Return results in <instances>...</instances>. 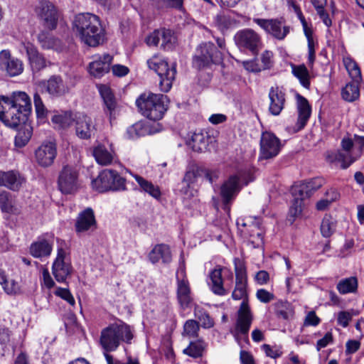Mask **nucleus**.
Instances as JSON below:
<instances>
[{"label":"nucleus","instance_id":"nucleus-59","mask_svg":"<svg viewBox=\"0 0 364 364\" xmlns=\"http://www.w3.org/2000/svg\"><path fill=\"white\" fill-rule=\"evenodd\" d=\"M142 124L136 123L132 126L128 127L127 130V134L129 139H136L142 134Z\"/></svg>","mask_w":364,"mask_h":364},{"label":"nucleus","instance_id":"nucleus-34","mask_svg":"<svg viewBox=\"0 0 364 364\" xmlns=\"http://www.w3.org/2000/svg\"><path fill=\"white\" fill-rule=\"evenodd\" d=\"M297 109H298V119L296 126L298 129H303L306 124L311 116V107L307 100L301 96H297Z\"/></svg>","mask_w":364,"mask_h":364},{"label":"nucleus","instance_id":"nucleus-48","mask_svg":"<svg viewBox=\"0 0 364 364\" xmlns=\"http://www.w3.org/2000/svg\"><path fill=\"white\" fill-rule=\"evenodd\" d=\"M195 316L201 323V326L204 328H210L213 326V319L210 318L209 314L202 308L196 307L194 311Z\"/></svg>","mask_w":364,"mask_h":364},{"label":"nucleus","instance_id":"nucleus-7","mask_svg":"<svg viewBox=\"0 0 364 364\" xmlns=\"http://www.w3.org/2000/svg\"><path fill=\"white\" fill-rule=\"evenodd\" d=\"M253 21L273 38L282 41L289 34L290 28L287 26L284 18H253Z\"/></svg>","mask_w":364,"mask_h":364},{"label":"nucleus","instance_id":"nucleus-10","mask_svg":"<svg viewBox=\"0 0 364 364\" xmlns=\"http://www.w3.org/2000/svg\"><path fill=\"white\" fill-rule=\"evenodd\" d=\"M282 144L280 139L272 132H264L260 138L259 159H269L277 156Z\"/></svg>","mask_w":364,"mask_h":364},{"label":"nucleus","instance_id":"nucleus-18","mask_svg":"<svg viewBox=\"0 0 364 364\" xmlns=\"http://www.w3.org/2000/svg\"><path fill=\"white\" fill-rule=\"evenodd\" d=\"M99 92L104 102V112L111 124L117 118L119 112V107L115 100L114 95L110 87L105 85L99 86Z\"/></svg>","mask_w":364,"mask_h":364},{"label":"nucleus","instance_id":"nucleus-28","mask_svg":"<svg viewBox=\"0 0 364 364\" xmlns=\"http://www.w3.org/2000/svg\"><path fill=\"white\" fill-rule=\"evenodd\" d=\"M213 141V138L207 132L198 131L195 132L191 139L187 141V144L194 151L197 152H203L208 150L210 143Z\"/></svg>","mask_w":364,"mask_h":364},{"label":"nucleus","instance_id":"nucleus-25","mask_svg":"<svg viewBox=\"0 0 364 364\" xmlns=\"http://www.w3.org/2000/svg\"><path fill=\"white\" fill-rule=\"evenodd\" d=\"M24 182L25 178L18 171H0V186L17 191Z\"/></svg>","mask_w":364,"mask_h":364},{"label":"nucleus","instance_id":"nucleus-60","mask_svg":"<svg viewBox=\"0 0 364 364\" xmlns=\"http://www.w3.org/2000/svg\"><path fill=\"white\" fill-rule=\"evenodd\" d=\"M303 201L301 200H297L294 198L291 206L289 209V214L291 216L296 218L299 216L303 208Z\"/></svg>","mask_w":364,"mask_h":364},{"label":"nucleus","instance_id":"nucleus-26","mask_svg":"<svg viewBox=\"0 0 364 364\" xmlns=\"http://www.w3.org/2000/svg\"><path fill=\"white\" fill-rule=\"evenodd\" d=\"M75 228L77 233L96 229L97 222L92 208H87L79 213Z\"/></svg>","mask_w":364,"mask_h":364},{"label":"nucleus","instance_id":"nucleus-57","mask_svg":"<svg viewBox=\"0 0 364 364\" xmlns=\"http://www.w3.org/2000/svg\"><path fill=\"white\" fill-rule=\"evenodd\" d=\"M33 101L37 116L38 117H43L46 115V109L40 95L38 93L34 95Z\"/></svg>","mask_w":364,"mask_h":364},{"label":"nucleus","instance_id":"nucleus-13","mask_svg":"<svg viewBox=\"0 0 364 364\" xmlns=\"http://www.w3.org/2000/svg\"><path fill=\"white\" fill-rule=\"evenodd\" d=\"M253 314L247 301H242L236 314V321L234 330L235 336H247L252 323Z\"/></svg>","mask_w":364,"mask_h":364},{"label":"nucleus","instance_id":"nucleus-4","mask_svg":"<svg viewBox=\"0 0 364 364\" xmlns=\"http://www.w3.org/2000/svg\"><path fill=\"white\" fill-rule=\"evenodd\" d=\"M151 70H154L160 77L159 86L162 92H167L172 87L175 80L176 70L175 65L169 68L167 61L158 55H154L147 60Z\"/></svg>","mask_w":364,"mask_h":364},{"label":"nucleus","instance_id":"nucleus-43","mask_svg":"<svg viewBox=\"0 0 364 364\" xmlns=\"http://www.w3.org/2000/svg\"><path fill=\"white\" fill-rule=\"evenodd\" d=\"M337 289L341 294L354 293L358 288V279L355 277H350L341 279L337 284Z\"/></svg>","mask_w":364,"mask_h":364},{"label":"nucleus","instance_id":"nucleus-53","mask_svg":"<svg viewBox=\"0 0 364 364\" xmlns=\"http://www.w3.org/2000/svg\"><path fill=\"white\" fill-rule=\"evenodd\" d=\"M276 314L279 317L287 320L293 317L294 311L289 304L282 303L277 305Z\"/></svg>","mask_w":364,"mask_h":364},{"label":"nucleus","instance_id":"nucleus-55","mask_svg":"<svg viewBox=\"0 0 364 364\" xmlns=\"http://www.w3.org/2000/svg\"><path fill=\"white\" fill-rule=\"evenodd\" d=\"M262 350L264 351L267 356L272 358H277L282 354L281 348L277 346H271L269 344H263L262 346Z\"/></svg>","mask_w":364,"mask_h":364},{"label":"nucleus","instance_id":"nucleus-50","mask_svg":"<svg viewBox=\"0 0 364 364\" xmlns=\"http://www.w3.org/2000/svg\"><path fill=\"white\" fill-rule=\"evenodd\" d=\"M111 183V187L109 188V191H124L127 189L126 179L122 177L117 171L114 170Z\"/></svg>","mask_w":364,"mask_h":364},{"label":"nucleus","instance_id":"nucleus-17","mask_svg":"<svg viewBox=\"0 0 364 364\" xmlns=\"http://www.w3.org/2000/svg\"><path fill=\"white\" fill-rule=\"evenodd\" d=\"M53 243L54 236L53 235H42L31 243L29 252L35 258L48 257L53 251Z\"/></svg>","mask_w":364,"mask_h":364},{"label":"nucleus","instance_id":"nucleus-37","mask_svg":"<svg viewBox=\"0 0 364 364\" xmlns=\"http://www.w3.org/2000/svg\"><path fill=\"white\" fill-rule=\"evenodd\" d=\"M199 168L198 167H193L191 169L186 171L183 180V184L184 186L181 188V191L188 197L194 196V190L191 188V186L196 181L198 176Z\"/></svg>","mask_w":364,"mask_h":364},{"label":"nucleus","instance_id":"nucleus-44","mask_svg":"<svg viewBox=\"0 0 364 364\" xmlns=\"http://www.w3.org/2000/svg\"><path fill=\"white\" fill-rule=\"evenodd\" d=\"M344 65L353 80L359 83L362 80L360 69L358 64L350 57L343 58Z\"/></svg>","mask_w":364,"mask_h":364},{"label":"nucleus","instance_id":"nucleus-56","mask_svg":"<svg viewBox=\"0 0 364 364\" xmlns=\"http://www.w3.org/2000/svg\"><path fill=\"white\" fill-rule=\"evenodd\" d=\"M161 41V29L154 30L145 39L149 46H157Z\"/></svg>","mask_w":364,"mask_h":364},{"label":"nucleus","instance_id":"nucleus-61","mask_svg":"<svg viewBox=\"0 0 364 364\" xmlns=\"http://www.w3.org/2000/svg\"><path fill=\"white\" fill-rule=\"evenodd\" d=\"M3 288L8 294H16L20 291L18 284L14 280H6L3 284Z\"/></svg>","mask_w":364,"mask_h":364},{"label":"nucleus","instance_id":"nucleus-24","mask_svg":"<svg viewBox=\"0 0 364 364\" xmlns=\"http://www.w3.org/2000/svg\"><path fill=\"white\" fill-rule=\"evenodd\" d=\"M55 144L51 141L43 143L36 151V161L41 166H50L56 156Z\"/></svg>","mask_w":364,"mask_h":364},{"label":"nucleus","instance_id":"nucleus-3","mask_svg":"<svg viewBox=\"0 0 364 364\" xmlns=\"http://www.w3.org/2000/svg\"><path fill=\"white\" fill-rule=\"evenodd\" d=\"M166 96L151 92L141 94L136 100L139 112L146 118L156 121L162 119L167 108Z\"/></svg>","mask_w":364,"mask_h":364},{"label":"nucleus","instance_id":"nucleus-31","mask_svg":"<svg viewBox=\"0 0 364 364\" xmlns=\"http://www.w3.org/2000/svg\"><path fill=\"white\" fill-rule=\"evenodd\" d=\"M148 257L152 264L157 263L160 259L164 263H169L172 259L170 247L166 244L156 245L149 253Z\"/></svg>","mask_w":364,"mask_h":364},{"label":"nucleus","instance_id":"nucleus-14","mask_svg":"<svg viewBox=\"0 0 364 364\" xmlns=\"http://www.w3.org/2000/svg\"><path fill=\"white\" fill-rule=\"evenodd\" d=\"M234 265L236 282L232 297L235 300L243 299V301H246L247 283L246 267L243 261L239 258L234 259Z\"/></svg>","mask_w":364,"mask_h":364},{"label":"nucleus","instance_id":"nucleus-16","mask_svg":"<svg viewBox=\"0 0 364 364\" xmlns=\"http://www.w3.org/2000/svg\"><path fill=\"white\" fill-rule=\"evenodd\" d=\"M0 70L10 77H15L23 71V62L12 56L10 50H2L0 52Z\"/></svg>","mask_w":364,"mask_h":364},{"label":"nucleus","instance_id":"nucleus-19","mask_svg":"<svg viewBox=\"0 0 364 364\" xmlns=\"http://www.w3.org/2000/svg\"><path fill=\"white\" fill-rule=\"evenodd\" d=\"M240 190V177L230 176L221 186L220 195L225 210H229L228 204L234 199Z\"/></svg>","mask_w":364,"mask_h":364},{"label":"nucleus","instance_id":"nucleus-2","mask_svg":"<svg viewBox=\"0 0 364 364\" xmlns=\"http://www.w3.org/2000/svg\"><path fill=\"white\" fill-rule=\"evenodd\" d=\"M132 338L129 326L121 321L112 323L102 329L100 343L105 351L111 352L117 350L122 342L130 343Z\"/></svg>","mask_w":364,"mask_h":364},{"label":"nucleus","instance_id":"nucleus-38","mask_svg":"<svg viewBox=\"0 0 364 364\" xmlns=\"http://www.w3.org/2000/svg\"><path fill=\"white\" fill-rule=\"evenodd\" d=\"M291 68L294 76L299 80L304 87L309 89L310 87V75L306 65L304 64L298 65L291 64Z\"/></svg>","mask_w":364,"mask_h":364},{"label":"nucleus","instance_id":"nucleus-1","mask_svg":"<svg viewBox=\"0 0 364 364\" xmlns=\"http://www.w3.org/2000/svg\"><path fill=\"white\" fill-rule=\"evenodd\" d=\"M73 31L82 43L92 47L102 44L105 38L99 17L90 13L79 14L75 16Z\"/></svg>","mask_w":364,"mask_h":364},{"label":"nucleus","instance_id":"nucleus-9","mask_svg":"<svg viewBox=\"0 0 364 364\" xmlns=\"http://www.w3.org/2000/svg\"><path fill=\"white\" fill-rule=\"evenodd\" d=\"M176 295L180 306L186 309L193 301L191 287L188 280L184 264H181L176 272Z\"/></svg>","mask_w":364,"mask_h":364},{"label":"nucleus","instance_id":"nucleus-12","mask_svg":"<svg viewBox=\"0 0 364 364\" xmlns=\"http://www.w3.org/2000/svg\"><path fill=\"white\" fill-rule=\"evenodd\" d=\"M36 12L42 25L47 29L54 30L57 27L59 14L55 6L48 1H40Z\"/></svg>","mask_w":364,"mask_h":364},{"label":"nucleus","instance_id":"nucleus-52","mask_svg":"<svg viewBox=\"0 0 364 364\" xmlns=\"http://www.w3.org/2000/svg\"><path fill=\"white\" fill-rule=\"evenodd\" d=\"M291 193L294 198L301 200V201H304V199L311 196L309 189L306 188L304 183L293 186L291 189Z\"/></svg>","mask_w":364,"mask_h":364},{"label":"nucleus","instance_id":"nucleus-6","mask_svg":"<svg viewBox=\"0 0 364 364\" xmlns=\"http://www.w3.org/2000/svg\"><path fill=\"white\" fill-rule=\"evenodd\" d=\"M26 116L14 106L8 100L7 96H0V120L8 127L16 128Z\"/></svg>","mask_w":364,"mask_h":364},{"label":"nucleus","instance_id":"nucleus-47","mask_svg":"<svg viewBox=\"0 0 364 364\" xmlns=\"http://www.w3.org/2000/svg\"><path fill=\"white\" fill-rule=\"evenodd\" d=\"M0 208L3 212L5 213H17V209L13 205L11 194L6 191H2L0 192Z\"/></svg>","mask_w":364,"mask_h":364},{"label":"nucleus","instance_id":"nucleus-51","mask_svg":"<svg viewBox=\"0 0 364 364\" xmlns=\"http://www.w3.org/2000/svg\"><path fill=\"white\" fill-rule=\"evenodd\" d=\"M336 228L335 223L331 217H324L321 225V232L325 237H329Z\"/></svg>","mask_w":364,"mask_h":364},{"label":"nucleus","instance_id":"nucleus-30","mask_svg":"<svg viewBox=\"0 0 364 364\" xmlns=\"http://www.w3.org/2000/svg\"><path fill=\"white\" fill-rule=\"evenodd\" d=\"M8 100L17 109L26 117L31 110V102L28 95L24 92H14L11 96H7Z\"/></svg>","mask_w":364,"mask_h":364},{"label":"nucleus","instance_id":"nucleus-54","mask_svg":"<svg viewBox=\"0 0 364 364\" xmlns=\"http://www.w3.org/2000/svg\"><path fill=\"white\" fill-rule=\"evenodd\" d=\"M183 331L185 334L189 337H197L199 331L198 323L193 319L188 320L183 326Z\"/></svg>","mask_w":364,"mask_h":364},{"label":"nucleus","instance_id":"nucleus-45","mask_svg":"<svg viewBox=\"0 0 364 364\" xmlns=\"http://www.w3.org/2000/svg\"><path fill=\"white\" fill-rule=\"evenodd\" d=\"M358 84L350 82L342 89L341 95L344 100L351 102L358 99L360 90Z\"/></svg>","mask_w":364,"mask_h":364},{"label":"nucleus","instance_id":"nucleus-32","mask_svg":"<svg viewBox=\"0 0 364 364\" xmlns=\"http://www.w3.org/2000/svg\"><path fill=\"white\" fill-rule=\"evenodd\" d=\"M92 155L97 163L101 166H109L112 164L115 158L114 150L110 147L108 149L103 144H98L92 150Z\"/></svg>","mask_w":364,"mask_h":364},{"label":"nucleus","instance_id":"nucleus-33","mask_svg":"<svg viewBox=\"0 0 364 364\" xmlns=\"http://www.w3.org/2000/svg\"><path fill=\"white\" fill-rule=\"evenodd\" d=\"M30 66L33 72H38L47 66V60L32 45L26 47Z\"/></svg>","mask_w":364,"mask_h":364},{"label":"nucleus","instance_id":"nucleus-40","mask_svg":"<svg viewBox=\"0 0 364 364\" xmlns=\"http://www.w3.org/2000/svg\"><path fill=\"white\" fill-rule=\"evenodd\" d=\"M327 160L331 163H341V166L343 169L348 168L355 161L350 154H345L341 151H336L328 154L327 155Z\"/></svg>","mask_w":364,"mask_h":364},{"label":"nucleus","instance_id":"nucleus-23","mask_svg":"<svg viewBox=\"0 0 364 364\" xmlns=\"http://www.w3.org/2000/svg\"><path fill=\"white\" fill-rule=\"evenodd\" d=\"M39 86L53 97H60L69 92V87L59 76H52L46 81H42Z\"/></svg>","mask_w":364,"mask_h":364},{"label":"nucleus","instance_id":"nucleus-39","mask_svg":"<svg viewBox=\"0 0 364 364\" xmlns=\"http://www.w3.org/2000/svg\"><path fill=\"white\" fill-rule=\"evenodd\" d=\"M132 176L135 178L136 181L139 185L140 188L146 193H149L154 198H159L161 196V191L158 186H154L151 182L148 181L143 177L137 175L132 174Z\"/></svg>","mask_w":364,"mask_h":364},{"label":"nucleus","instance_id":"nucleus-63","mask_svg":"<svg viewBox=\"0 0 364 364\" xmlns=\"http://www.w3.org/2000/svg\"><path fill=\"white\" fill-rule=\"evenodd\" d=\"M257 298L263 303H268L270 301L274 299L273 294L269 292L268 291L261 289L257 290Z\"/></svg>","mask_w":364,"mask_h":364},{"label":"nucleus","instance_id":"nucleus-64","mask_svg":"<svg viewBox=\"0 0 364 364\" xmlns=\"http://www.w3.org/2000/svg\"><path fill=\"white\" fill-rule=\"evenodd\" d=\"M352 318V315L348 311H340L338 315V323L346 328L348 326L349 321Z\"/></svg>","mask_w":364,"mask_h":364},{"label":"nucleus","instance_id":"nucleus-58","mask_svg":"<svg viewBox=\"0 0 364 364\" xmlns=\"http://www.w3.org/2000/svg\"><path fill=\"white\" fill-rule=\"evenodd\" d=\"M323 183V180L320 178H313L310 181L304 182V184L305 185L306 188L309 189L311 196L314 192L320 188L322 186Z\"/></svg>","mask_w":364,"mask_h":364},{"label":"nucleus","instance_id":"nucleus-8","mask_svg":"<svg viewBox=\"0 0 364 364\" xmlns=\"http://www.w3.org/2000/svg\"><path fill=\"white\" fill-rule=\"evenodd\" d=\"M235 42L240 50H247L257 55L262 45L260 36L251 28H245L237 32Z\"/></svg>","mask_w":364,"mask_h":364},{"label":"nucleus","instance_id":"nucleus-49","mask_svg":"<svg viewBox=\"0 0 364 364\" xmlns=\"http://www.w3.org/2000/svg\"><path fill=\"white\" fill-rule=\"evenodd\" d=\"M161 47L164 50L172 49L175 43V37L173 32L169 29H161Z\"/></svg>","mask_w":364,"mask_h":364},{"label":"nucleus","instance_id":"nucleus-35","mask_svg":"<svg viewBox=\"0 0 364 364\" xmlns=\"http://www.w3.org/2000/svg\"><path fill=\"white\" fill-rule=\"evenodd\" d=\"M114 174V170L105 169L99 174L98 177L92 182V187L99 192L109 191L110 188L111 179Z\"/></svg>","mask_w":364,"mask_h":364},{"label":"nucleus","instance_id":"nucleus-22","mask_svg":"<svg viewBox=\"0 0 364 364\" xmlns=\"http://www.w3.org/2000/svg\"><path fill=\"white\" fill-rule=\"evenodd\" d=\"M239 230L245 237H250V241L255 247H259L263 244L262 231L260 230L257 223H248L244 220L240 219L237 222Z\"/></svg>","mask_w":364,"mask_h":364},{"label":"nucleus","instance_id":"nucleus-29","mask_svg":"<svg viewBox=\"0 0 364 364\" xmlns=\"http://www.w3.org/2000/svg\"><path fill=\"white\" fill-rule=\"evenodd\" d=\"M37 39L44 50H53L56 52H62L65 50V45L63 42L47 32L41 31L38 33Z\"/></svg>","mask_w":364,"mask_h":364},{"label":"nucleus","instance_id":"nucleus-21","mask_svg":"<svg viewBox=\"0 0 364 364\" xmlns=\"http://www.w3.org/2000/svg\"><path fill=\"white\" fill-rule=\"evenodd\" d=\"M75 134L81 139H89L94 135L95 125L92 118L84 114L77 113L75 115Z\"/></svg>","mask_w":364,"mask_h":364},{"label":"nucleus","instance_id":"nucleus-42","mask_svg":"<svg viewBox=\"0 0 364 364\" xmlns=\"http://www.w3.org/2000/svg\"><path fill=\"white\" fill-rule=\"evenodd\" d=\"M33 133V129L30 124H25L18 131L15 137V145L18 147L24 146L30 140Z\"/></svg>","mask_w":364,"mask_h":364},{"label":"nucleus","instance_id":"nucleus-62","mask_svg":"<svg viewBox=\"0 0 364 364\" xmlns=\"http://www.w3.org/2000/svg\"><path fill=\"white\" fill-rule=\"evenodd\" d=\"M56 295L67 301L70 305L75 304V299L68 289L59 288L56 291Z\"/></svg>","mask_w":364,"mask_h":364},{"label":"nucleus","instance_id":"nucleus-5","mask_svg":"<svg viewBox=\"0 0 364 364\" xmlns=\"http://www.w3.org/2000/svg\"><path fill=\"white\" fill-rule=\"evenodd\" d=\"M222 61V53L211 42L200 44L193 58V65L198 69L209 66L210 64H219Z\"/></svg>","mask_w":364,"mask_h":364},{"label":"nucleus","instance_id":"nucleus-15","mask_svg":"<svg viewBox=\"0 0 364 364\" xmlns=\"http://www.w3.org/2000/svg\"><path fill=\"white\" fill-rule=\"evenodd\" d=\"M72 266L66 251L63 247L57 250V256L52 265V273L58 282H63L71 274Z\"/></svg>","mask_w":364,"mask_h":364},{"label":"nucleus","instance_id":"nucleus-36","mask_svg":"<svg viewBox=\"0 0 364 364\" xmlns=\"http://www.w3.org/2000/svg\"><path fill=\"white\" fill-rule=\"evenodd\" d=\"M211 281L210 288L213 292L217 295L223 296L228 294V291L223 287L222 269H215L210 273Z\"/></svg>","mask_w":364,"mask_h":364},{"label":"nucleus","instance_id":"nucleus-11","mask_svg":"<svg viewBox=\"0 0 364 364\" xmlns=\"http://www.w3.org/2000/svg\"><path fill=\"white\" fill-rule=\"evenodd\" d=\"M58 188L64 194L75 193L79 187L78 172L75 168L65 166L60 172L58 180Z\"/></svg>","mask_w":364,"mask_h":364},{"label":"nucleus","instance_id":"nucleus-41","mask_svg":"<svg viewBox=\"0 0 364 364\" xmlns=\"http://www.w3.org/2000/svg\"><path fill=\"white\" fill-rule=\"evenodd\" d=\"M52 122L59 129L68 128L75 121L71 112L66 111L55 114L51 119Z\"/></svg>","mask_w":364,"mask_h":364},{"label":"nucleus","instance_id":"nucleus-46","mask_svg":"<svg viewBox=\"0 0 364 364\" xmlns=\"http://www.w3.org/2000/svg\"><path fill=\"white\" fill-rule=\"evenodd\" d=\"M205 347V343L203 341L198 340L191 342L188 346L185 348L183 352L190 357L197 358L202 356Z\"/></svg>","mask_w":364,"mask_h":364},{"label":"nucleus","instance_id":"nucleus-20","mask_svg":"<svg viewBox=\"0 0 364 364\" xmlns=\"http://www.w3.org/2000/svg\"><path fill=\"white\" fill-rule=\"evenodd\" d=\"M93 58L94 60L89 63L88 71L92 76L100 78L109 73L113 56L105 53L102 55H94Z\"/></svg>","mask_w":364,"mask_h":364},{"label":"nucleus","instance_id":"nucleus-27","mask_svg":"<svg viewBox=\"0 0 364 364\" xmlns=\"http://www.w3.org/2000/svg\"><path fill=\"white\" fill-rule=\"evenodd\" d=\"M270 113L274 116L279 115L284 109L285 94L278 87H272L269 92Z\"/></svg>","mask_w":364,"mask_h":364}]
</instances>
